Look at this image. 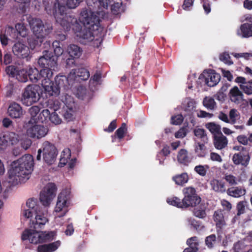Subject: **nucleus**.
<instances>
[{"label":"nucleus","instance_id":"a878e982","mask_svg":"<svg viewBox=\"0 0 252 252\" xmlns=\"http://www.w3.org/2000/svg\"><path fill=\"white\" fill-rule=\"evenodd\" d=\"M227 144V138L222 133L214 137V144L216 149L221 150L226 147Z\"/></svg>","mask_w":252,"mask_h":252},{"label":"nucleus","instance_id":"aec40b11","mask_svg":"<svg viewBox=\"0 0 252 252\" xmlns=\"http://www.w3.org/2000/svg\"><path fill=\"white\" fill-rule=\"evenodd\" d=\"M90 76L89 72L85 68H79L78 69H72L68 75V78L72 81L75 80L77 78L81 80H85Z\"/></svg>","mask_w":252,"mask_h":252},{"label":"nucleus","instance_id":"e2e57ef3","mask_svg":"<svg viewBox=\"0 0 252 252\" xmlns=\"http://www.w3.org/2000/svg\"><path fill=\"white\" fill-rule=\"evenodd\" d=\"M210 159L213 161H217L218 162H221L222 161V158L218 154L215 152H211L210 153Z\"/></svg>","mask_w":252,"mask_h":252},{"label":"nucleus","instance_id":"680f3d73","mask_svg":"<svg viewBox=\"0 0 252 252\" xmlns=\"http://www.w3.org/2000/svg\"><path fill=\"white\" fill-rule=\"evenodd\" d=\"M183 121V117L182 115L179 114L173 116L171 118L172 124L176 125L181 124Z\"/></svg>","mask_w":252,"mask_h":252},{"label":"nucleus","instance_id":"f03ea898","mask_svg":"<svg viewBox=\"0 0 252 252\" xmlns=\"http://www.w3.org/2000/svg\"><path fill=\"white\" fill-rule=\"evenodd\" d=\"M83 0H57L54 4L52 10H49L46 7L45 9L49 14H53L56 21L60 23L65 31H69L71 28L76 31L75 28L79 29V24L74 17L66 14V8L64 4L69 8H75L77 7Z\"/></svg>","mask_w":252,"mask_h":252},{"label":"nucleus","instance_id":"cd10ccee","mask_svg":"<svg viewBox=\"0 0 252 252\" xmlns=\"http://www.w3.org/2000/svg\"><path fill=\"white\" fill-rule=\"evenodd\" d=\"M60 244V242L57 241L48 245L39 246L37 252H53L59 248Z\"/></svg>","mask_w":252,"mask_h":252},{"label":"nucleus","instance_id":"79ce46f5","mask_svg":"<svg viewBox=\"0 0 252 252\" xmlns=\"http://www.w3.org/2000/svg\"><path fill=\"white\" fill-rule=\"evenodd\" d=\"M203 105L208 109L213 110L216 106L214 99L211 96H206L203 99Z\"/></svg>","mask_w":252,"mask_h":252},{"label":"nucleus","instance_id":"864d4df0","mask_svg":"<svg viewBox=\"0 0 252 252\" xmlns=\"http://www.w3.org/2000/svg\"><path fill=\"white\" fill-rule=\"evenodd\" d=\"M216 241V236L215 234H212L207 237L205 239V243L208 248H212Z\"/></svg>","mask_w":252,"mask_h":252},{"label":"nucleus","instance_id":"ddd939ff","mask_svg":"<svg viewBox=\"0 0 252 252\" xmlns=\"http://www.w3.org/2000/svg\"><path fill=\"white\" fill-rule=\"evenodd\" d=\"M43 55L39 58L38 63L41 67L44 68H49L52 71L57 68V57L52 55L51 53L47 51L43 52Z\"/></svg>","mask_w":252,"mask_h":252},{"label":"nucleus","instance_id":"6ab92c4d","mask_svg":"<svg viewBox=\"0 0 252 252\" xmlns=\"http://www.w3.org/2000/svg\"><path fill=\"white\" fill-rule=\"evenodd\" d=\"M7 114L12 118H20L23 115V111L20 104L16 102H12L8 107Z\"/></svg>","mask_w":252,"mask_h":252},{"label":"nucleus","instance_id":"a18cd8bd","mask_svg":"<svg viewBox=\"0 0 252 252\" xmlns=\"http://www.w3.org/2000/svg\"><path fill=\"white\" fill-rule=\"evenodd\" d=\"M195 152L199 157H204L207 154V149L204 144L198 143L195 147Z\"/></svg>","mask_w":252,"mask_h":252},{"label":"nucleus","instance_id":"4be33fe9","mask_svg":"<svg viewBox=\"0 0 252 252\" xmlns=\"http://www.w3.org/2000/svg\"><path fill=\"white\" fill-rule=\"evenodd\" d=\"M71 156V152L70 149L68 148L64 149L61 153V158L59 165L63 167L68 162L69 166L70 168L74 167L75 163V159H71L69 162Z\"/></svg>","mask_w":252,"mask_h":252},{"label":"nucleus","instance_id":"c756f323","mask_svg":"<svg viewBox=\"0 0 252 252\" xmlns=\"http://www.w3.org/2000/svg\"><path fill=\"white\" fill-rule=\"evenodd\" d=\"M195 105V101L193 99L190 98H186L182 103V108L185 111L190 114L192 113L194 110Z\"/></svg>","mask_w":252,"mask_h":252},{"label":"nucleus","instance_id":"7ed1b4c3","mask_svg":"<svg viewBox=\"0 0 252 252\" xmlns=\"http://www.w3.org/2000/svg\"><path fill=\"white\" fill-rule=\"evenodd\" d=\"M33 166L32 157L25 155L13 161L8 171L7 181L12 185H16L29 179Z\"/></svg>","mask_w":252,"mask_h":252},{"label":"nucleus","instance_id":"f704fd0d","mask_svg":"<svg viewBox=\"0 0 252 252\" xmlns=\"http://www.w3.org/2000/svg\"><path fill=\"white\" fill-rule=\"evenodd\" d=\"M206 127L213 134L214 137L221 133L220 126L214 123H207Z\"/></svg>","mask_w":252,"mask_h":252},{"label":"nucleus","instance_id":"5701e85b","mask_svg":"<svg viewBox=\"0 0 252 252\" xmlns=\"http://www.w3.org/2000/svg\"><path fill=\"white\" fill-rule=\"evenodd\" d=\"M232 160L236 165L241 164L244 167H247L249 163L250 156L249 154H245L242 153L234 154Z\"/></svg>","mask_w":252,"mask_h":252},{"label":"nucleus","instance_id":"c85d7f7f","mask_svg":"<svg viewBox=\"0 0 252 252\" xmlns=\"http://www.w3.org/2000/svg\"><path fill=\"white\" fill-rule=\"evenodd\" d=\"M210 184L212 189L214 191L219 192H224L225 191V186L222 181L217 179H213L210 181Z\"/></svg>","mask_w":252,"mask_h":252},{"label":"nucleus","instance_id":"9d476101","mask_svg":"<svg viewBox=\"0 0 252 252\" xmlns=\"http://www.w3.org/2000/svg\"><path fill=\"white\" fill-rule=\"evenodd\" d=\"M62 102L64 103L62 114L64 119L67 122L73 121L75 118L76 107L73 98L68 95L64 96Z\"/></svg>","mask_w":252,"mask_h":252},{"label":"nucleus","instance_id":"dca6fc26","mask_svg":"<svg viewBox=\"0 0 252 252\" xmlns=\"http://www.w3.org/2000/svg\"><path fill=\"white\" fill-rule=\"evenodd\" d=\"M23 240H28L31 243L36 244L41 243V231L33 229H26L22 234Z\"/></svg>","mask_w":252,"mask_h":252},{"label":"nucleus","instance_id":"b1692460","mask_svg":"<svg viewBox=\"0 0 252 252\" xmlns=\"http://www.w3.org/2000/svg\"><path fill=\"white\" fill-rule=\"evenodd\" d=\"M235 82L240 83V88L247 94H252V81L246 82V79L243 77H238Z\"/></svg>","mask_w":252,"mask_h":252},{"label":"nucleus","instance_id":"de8ad7c7","mask_svg":"<svg viewBox=\"0 0 252 252\" xmlns=\"http://www.w3.org/2000/svg\"><path fill=\"white\" fill-rule=\"evenodd\" d=\"M183 191L184 194V198H185V200L189 199V198L198 196L195 193L194 189L191 187L185 188Z\"/></svg>","mask_w":252,"mask_h":252},{"label":"nucleus","instance_id":"7c9ffc66","mask_svg":"<svg viewBox=\"0 0 252 252\" xmlns=\"http://www.w3.org/2000/svg\"><path fill=\"white\" fill-rule=\"evenodd\" d=\"M227 193L230 196L239 197L245 194L246 190L244 188L241 187H233L227 190Z\"/></svg>","mask_w":252,"mask_h":252},{"label":"nucleus","instance_id":"0eeeda50","mask_svg":"<svg viewBox=\"0 0 252 252\" xmlns=\"http://www.w3.org/2000/svg\"><path fill=\"white\" fill-rule=\"evenodd\" d=\"M44 161L48 164H53L56 160L57 150L55 146L48 141L44 142L41 148L38 150L36 158L39 160L41 159V154Z\"/></svg>","mask_w":252,"mask_h":252},{"label":"nucleus","instance_id":"49530a36","mask_svg":"<svg viewBox=\"0 0 252 252\" xmlns=\"http://www.w3.org/2000/svg\"><path fill=\"white\" fill-rule=\"evenodd\" d=\"M71 81V79L68 78V76L66 77L65 76L63 75L57 76L55 78V84L56 85L59 86L60 89L61 86L65 84V83L67 82L69 83Z\"/></svg>","mask_w":252,"mask_h":252},{"label":"nucleus","instance_id":"a211bd4d","mask_svg":"<svg viewBox=\"0 0 252 252\" xmlns=\"http://www.w3.org/2000/svg\"><path fill=\"white\" fill-rule=\"evenodd\" d=\"M6 32L13 38H16L18 35L22 37H25L27 34V30L23 24H17L15 28L8 27L6 29Z\"/></svg>","mask_w":252,"mask_h":252},{"label":"nucleus","instance_id":"09e8293b","mask_svg":"<svg viewBox=\"0 0 252 252\" xmlns=\"http://www.w3.org/2000/svg\"><path fill=\"white\" fill-rule=\"evenodd\" d=\"M167 202L170 205L178 208H183V199L181 201L178 197H173L169 198L167 199Z\"/></svg>","mask_w":252,"mask_h":252},{"label":"nucleus","instance_id":"bf43d9fd","mask_svg":"<svg viewBox=\"0 0 252 252\" xmlns=\"http://www.w3.org/2000/svg\"><path fill=\"white\" fill-rule=\"evenodd\" d=\"M187 244L189 247H192L193 248H198V238L196 237H192L189 239L187 241Z\"/></svg>","mask_w":252,"mask_h":252},{"label":"nucleus","instance_id":"4468645a","mask_svg":"<svg viewBox=\"0 0 252 252\" xmlns=\"http://www.w3.org/2000/svg\"><path fill=\"white\" fill-rule=\"evenodd\" d=\"M52 77H46L42 80L41 85L47 96H57L60 93V87L51 81Z\"/></svg>","mask_w":252,"mask_h":252},{"label":"nucleus","instance_id":"4d7b16f0","mask_svg":"<svg viewBox=\"0 0 252 252\" xmlns=\"http://www.w3.org/2000/svg\"><path fill=\"white\" fill-rule=\"evenodd\" d=\"M18 70L17 67L13 65L8 66L5 69L6 73L11 77H16Z\"/></svg>","mask_w":252,"mask_h":252},{"label":"nucleus","instance_id":"2eb2a0df","mask_svg":"<svg viewBox=\"0 0 252 252\" xmlns=\"http://www.w3.org/2000/svg\"><path fill=\"white\" fill-rule=\"evenodd\" d=\"M202 77L204 79L206 84L209 87L216 86L220 79V75L211 69L204 71L200 77Z\"/></svg>","mask_w":252,"mask_h":252},{"label":"nucleus","instance_id":"f257e3e1","mask_svg":"<svg viewBox=\"0 0 252 252\" xmlns=\"http://www.w3.org/2000/svg\"><path fill=\"white\" fill-rule=\"evenodd\" d=\"M57 188L55 184L48 183L40 193L39 200L45 207H41L36 199L30 198L26 203V208L22 212V217L33 225L34 229L42 228L48 222L49 207L56 195Z\"/></svg>","mask_w":252,"mask_h":252},{"label":"nucleus","instance_id":"58836bf2","mask_svg":"<svg viewBox=\"0 0 252 252\" xmlns=\"http://www.w3.org/2000/svg\"><path fill=\"white\" fill-rule=\"evenodd\" d=\"M3 137L6 140L7 146L9 143L12 145L16 144L19 140L18 135L14 132L5 134L3 135Z\"/></svg>","mask_w":252,"mask_h":252},{"label":"nucleus","instance_id":"2f4dec72","mask_svg":"<svg viewBox=\"0 0 252 252\" xmlns=\"http://www.w3.org/2000/svg\"><path fill=\"white\" fill-rule=\"evenodd\" d=\"M67 51L69 56L73 58H79L82 54L80 47L74 44L69 46Z\"/></svg>","mask_w":252,"mask_h":252},{"label":"nucleus","instance_id":"9b49d317","mask_svg":"<svg viewBox=\"0 0 252 252\" xmlns=\"http://www.w3.org/2000/svg\"><path fill=\"white\" fill-rule=\"evenodd\" d=\"M87 5L89 7H92L94 9V11L89 10L94 13L99 19L103 18L105 14V10L107 9L108 6L111 3V0H87ZM89 11V10H87Z\"/></svg>","mask_w":252,"mask_h":252},{"label":"nucleus","instance_id":"774afa93","mask_svg":"<svg viewBox=\"0 0 252 252\" xmlns=\"http://www.w3.org/2000/svg\"><path fill=\"white\" fill-rule=\"evenodd\" d=\"M32 144V141L28 138H26L25 139L22 140L21 142V146L25 150L28 149Z\"/></svg>","mask_w":252,"mask_h":252},{"label":"nucleus","instance_id":"bb28decb","mask_svg":"<svg viewBox=\"0 0 252 252\" xmlns=\"http://www.w3.org/2000/svg\"><path fill=\"white\" fill-rule=\"evenodd\" d=\"M243 94L237 87L232 88L229 93L230 100L236 104H240L243 101Z\"/></svg>","mask_w":252,"mask_h":252},{"label":"nucleus","instance_id":"69168bd1","mask_svg":"<svg viewBox=\"0 0 252 252\" xmlns=\"http://www.w3.org/2000/svg\"><path fill=\"white\" fill-rule=\"evenodd\" d=\"M187 135V130L185 128H180L175 133V136L177 138H184Z\"/></svg>","mask_w":252,"mask_h":252},{"label":"nucleus","instance_id":"1a4fd4ad","mask_svg":"<svg viewBox=\"0 0 252 252\" xmlns=\"http://www.w3.org/2000/svg\"><path fill=\"white\" fill-rule=\"evenodd\" d=\"M39 87L36 85H29L24 90L22 94V101L27 106H30L36 102L40 99L38 93Z\"/></svg>","mask_w":252,"mask_h":252},{"label":"nucleus","instance_id":"8fccbe9b","mask_svg":"<svg viewBox=\"0 0 252 252\" xmlns=\"http://www.w3.org/2000/svg\"><path fill=\"white\" fill-rule=\"evenodd\" d=\"M224 180L230 185H236L239 182V180L235 176L230 174H225L224 176Z\"/></svg>","mask_w":252,"mask_h":252},{"label":"nucleus","instance_id":"3c124183","mask_svg":"<svg viewBox=\"0 0 252 252\" xmlns=\"http://www.w3.org/2000/svg\"><path fill=\"white\" fill-rule=\"evenodd\" d=\"M52 45L56 56L59 57L62 55L63 53V50L60 46V42L57 41H55L53 42Z\"/></svg>","mask_w":252,"mask_h":252},{"label":"nucleus","instance_id":"13d9d810","mask_svg":"<svg viewBox=\"0 0 252 252\" xmlns=\"http://www.w3.org/2000/svg\"><path fill=\"white\" fill-rule=\"evenodd\" d=\"M245 246L244 242L238 241L234 244L233 250L234 252H241L245 248Z\"/></svg>","mask_w":252,"mask_h":252},{"label":"nucleus","instance_id":"a19ab883","mask_svg":"<svg viewBox=\"0 0 252 252\" xmlns=\"http://www.w3.org/2000/svg\"><path fill=\"white\" fill-rule=\"evenodd\" d=\"M229 124H235L240 118V115L238 111L235 109H232L229 113Z\"/></svg>","mask_w":252,"mask_h":252},{"label":"nucleus","instance_id":"412c9836","mask_svg":"<svg viewBox=\"0 0 252 252\" xmlns=\"http://www.w3.org/2000/svg\"><path fill=\"white\" fill-rule=\"evenodd\" d=\"M61 104L62 103L59 100H55L53 103L50 104L51 106H49V108L51 111H53L54 112H52L49 120L53 124L55 125H59L62 122V119L55 112L56 111L60 108Z\"/></svg>","mask_w":252,"mask_h":252},{"label":"nucleus","instance_id":"423d86ee","mask_svg":"<svg viewBox=\"0 0 252 252\" xmlns=\"http://www.w3.org/2000/svg\"><path fill=\"white\" fill-rule=\"evenodd\" d=\"M29 24L31 28L38 39V41L41 43L43 38L49 34L52 31V28L49 25H43L42 21L38 18H31L29 20Z\"/></svg>","mask_w":252,"mask_h":252},{"label":"nucleus","instance_id":"4c0bfd02","mask_svg":"<svg viewBox=\"0 0 252 252\" xmlns=\"http://www.w3.org/2000/svg\"><path fill=\"white\" fill-rule=\"evenodd\" d=\"M193 132L196 138L200 139L203 142H207L208 138L204 129L196 127L194 129Z\"/></svg>","mask_w":252,"mask_h":252},{"label":"nucleus","instance_id":"338daca9","mask_svg":"<svg viewBox=\"0 0 252 252\" xmlns=\"http://www.w3.org/2000/svg\"><path fill=\"white\" fill-rule=\"evenodd\" d=\"M188 222L189 224H190L191 226H192L196 230H199V229H200V228H201L203 227V226H200L199 223L197 221H196V220L193 218L189 219Z\"/></svg>","mask_w":252,"mask_h":252},{"label":"nucleus","instance_id":"72a5a7b5","mask_svg":"<svg viewBox=\"0 0 252 252\" xmlns=\"http://www.w3.org/2000/svg\"><path fill=\"white\" fill-rule=\"evenodd\" d=\"M189 199L185 200V198H183V208L189 206L195 207L201 202V198L199 196H195Z\"/></svg>","mask_w":252,"mask_h":252},{"label":"nucleus","instance_id":"20e7f679","mask_svg":"<svg viewBox=\"0 0 252 252\" xmlns=\"http://www.w3.org/2000/svg\"><path fill=\"white\" fill-rule=\"evenodd\" d=\"M94 14L87 10H83L81 13L80 19L84 24V28L75 33L77 36L81 38L80 41L84 44L93 41L94 35L102 30L99 25L100 19Z\"/></svg>","mask_w":252,"mask_h":252},{"label":"nucleus","instance_id":"0e129e2a","mask_svg":"<svg viewBox=\"0 0 252 252\" xmlns=\"http://www.w3.org/2000/svg\"><path fill=\"white\" fill-rule=\"evenodd\" d=\"M196 115L199 118H211L213 116V114L207 113L204 111L199 110L196 111Z\"/></svg>","mask_w":252,"mask_h":252},{"label":"nucleus","instance_id":"052dcab7","mask_svg":"<svg viewBox=\"0 0 252 252\" xmlns=\"http://www.w3.org/2000/svg\"><path fill=\"white\" fill-rule=\"evenodd\" d=\"M40 111V108L37 106H33L29 109V112L32 118L36 117Z\"/></svg>","mask_w":252,"mask_h":252},{"label":"nucleus","instance_id":"c03bdc74","mask_svg":"<svg viewBox=\"0 0 252 252\" xmlns=\"http://www.w3.org/2000/svg\"><path fill=\"white\" fill-rule=\"evenodd\" d=\"M16 79L20 82H26L28 80V69L18 70L16 74Z\"/></svg>","mask_w":252,"mask_h":252},{"label":"nucleus","instance_id":"5fc2aeb1","mask_svg":"<svg viewBox=\"0 0 252 252\" xmlns=\"http://www.w3.org/2000/svg\"><path fill=\"white\" fill-rule=\"evenodd\" d=\"M220 59L226 64L230 65L233 64V62L230 59L229 55L226 52L222 53L220 55Z\"/></svg>","mask_w":252,"mask_h":252},{"label":"nucleus","instance_id":"603ef678","mask_svg":"<svg viewBox=\"0 0 252 252\" xmlns=\"http://www.w3.org/2000/svg\"><path fill=\"white\" fill-rule=\"evenodd\" d=\"M208 169L209 166L207 165H198L195 167L194 170L200 175L204 176L206 175L207 171Z\"/></svg>","mask_w":252,"mask_h":252},{"label":"nucleus","instance_id":"39448f33","mask_svg":"<svg viewBox=\"0 0 252 252\" xmlns=\"http://www.w3.org/2000/svg\"><path fill=\"white\" fill-rule=\"evenodd\" d=\"M70 204V191L68 189L62 191L58 195L57 201L54 208V215L56 220H59L62 216H64L68 211Z\"/></svg>","mask_w":252,"mask_h":252},{"label":"nucleus","instance_id":"6e6552de","mask_svg":"<svg viewBox=\"0 0 252 252\" xmlns=\"http://www.w3.org/2000/svg\"><path fill=\"white\" fill-rule=\"evenodd\" d=\"M25 127L28 136L37 139L44 137L48 133L47 127L42 125L37 124L33 120L31 119L27 123Z\"/></svg>","mask_w":252,"mask_h":252},{"label":"nucleus","instance_id":"f3484780","mask_svg":"<svg viewBox=\"0 0 252 252\" xmlns=\"http://www.w3.org/2000/svg\"><path fill=\"white\" fill-rule=\"evenodd\" d=\"M13 54L18 58H27L30 54L29 48L23 42L18 41L15 43L12 47Z\"/></svg>","mask_w":252,"mask_h":252},{"label":"nucleus","instance_id":"e433bc0d","mask_svg":"<svg viewBox=\"0 0 252 252\" xmlns=\"http://www.w3.org/2000/svg\"><path fill=\"white\" fill-rule=\"evenodd\" d=\"M177 158L179 162L184 164H187L190 161V158L188 155L187 151L184 149L180 151Z\"/></svg>","mask_w":252,"mask_h":252},{"label":"nucleus","instance_id":"6e6d98bb","mask_svg":"<svg viewBox=\"0 0 252 252\" xmlns=\"http://www.w3.org/2000/svg\"><path fill=\"white\" fill-rule=\"evenodd\" d=\"M126 131V126L125 123H123L122 126L118 128L116 131V134L119 139H122L124 137V135Z\"/></svg>","mask_w":252,"mask_h":252},{"label":"nucleus","instance_id":"393cba45","mask_svg":"<svg viewBox=\"0 0 252 252\" xmlns=\"http://www.w3.org/2000/svg\"><path fill=\"white\" fill-rule=\"evenodd\" d=\"M237 35L243 38L252 36V23H244L237 31Z\"/></svg>","mask_w":252,"mask_h":252},{"label":"nucleus","instance_id":"37998d69","mask_svg":"<svg viewBox=\"0 0 252 252\" xmlns=\"http://www.w3.org/2000/svg\"><path fill=\"white\" fill-rule=\"evenodd\" d=\"M56 235V234L54 231H41V243L52 241L55 238Z\"/></svg>","mask_w":252,"mask_h":252},{"label":"nucleus","instance_id":"c9c22d12","mask_svg":"<svg viewBox=\"0 0 252 252\" xmlns=\"http://www.w3.org/2000/svg\"><path fill=\"white\" fill-rule=\"evenodd\" d=\"M214 220L216 222V225L220 227L225 224L223 216L221 210H217L215 212Z\"/></svg>","mask_w":252,"mask_h":252},{"label":"nucleus","instance_id":"473e14b6","mask_svg":"<svg viewBox=\"0 0 252 252\" xmlns=\"http://www.w3.org/2000/svg\"><path fill=\"white\" fill-rule=\"evenodd\" d=\"M206 206L204 204L200 203L194 207L193 213L195 216L199 218L205 217L206 214L205 212Z\"/></svg>","mask_w":252,"mask_h":252},{"label":"nucleus","instance_id":"ea45409f","mask_svg":"<svg viewBox=\"0 0 252 252\" xmlns=\"http://www.w3.org/2000/svg\"><path fill=\"white\" fill-rule=\"evenodd\" d=\"M173 180L177 185L182 186L188 182L189 177L187 173H182L174 176Z\"/></svg>","mask_w":252,"mask_h":252},{"label":"nucleus","instance_id":"f8f14e48","mask_svg":"<svg viewBox=\"0 0 252 252\" xmlns=\"http://www.w3.org/2000/svg\"><path fill=\"white\" fill-rule=\"evenodd\" d=\"M28 76L31 82L37 83L40 81L42 83V80L46 77H52L53 72L49 68H43L40 72L35 67L28 68Z\"/></svg>","mask_w":252,"mask_h":252}]
</instances>
